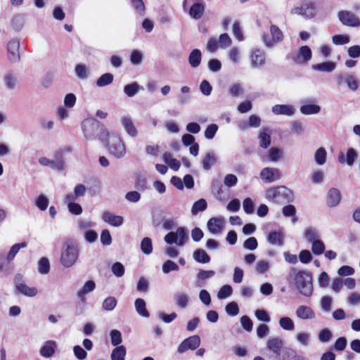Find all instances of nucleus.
I'll return each mask as SVG.
<instances>
[{"label":"nucleus","instance_id":"nucleus-1","mask_svg":"<svg viewBox=\"0 0 360 360\" xmlns=\"http://www.w3.org/2000/svg\"><path fill=\"white\" fill-rule=\"evenodd\" d=\"M82 129L87 140L98 139L101 142H105L107 136H109V131L105 125L94 118L84 120L82 123Z\"/></svg>","mask_w":360,"mask_h":360},{"label":"nucleus","instance_id":"nucleus-2","mask_svg":"<svg viewBox=\"0 0 360 360\" xmlns=\"http://www.w3.org/2000/svg\"><path fill=\"white\" fill-rule=\"evenodd\" d=\"M79 250L76 241L72 239L65 240L62 246L60 263L65 268L72 266L79 257Z\"/></svg>","mask_w":360,"mask_h":360},{"label":"nucleus","instance_id":"nucleus-3","mask_svg":"<svg viewBox=\"0 0 360 360\" xmlns=\"http://www.w3.org/2000/svg\"><path fill=\"white\" fill-rule=\"evenodd\" d=\"M266 198L274 203L286 204L293 201V192L284 186L272 187L266 191Z\"/></svg>","mask_w":360,"mask_h":360},{"label":"nucleus","instance_id":"nucleus-4","mask_svg":"<svg viewBox=\"0 0 360 360\" xmlns=\"http://www.w3.org/2000/svg\"><path fill=\"white\" fill-rule=\"evenodd\" d=\"M294 282L299 292L307 297H311L313 293L312 276L306 271H297L294 277Z\"/></svg>","mask_w":360,"mask_h":360},{"label":"nucleus","instance_id":"nucleus-5","mask_svg":"<svg viewBox=\"0 0 360 360\" xmlns=\"http://www.w3.org/2000/svg\"><path fill=\"white\" fill-rule=\"evenodd\" d=\"M103 143L107 146L109 153L116 158H122L125 155V145L118 135L109 133L106 141Z\"/></svg>","mask_w":360,"mask_h":360},{"label":"nucleus","instance_id":"nucleus-6","mask_svg":"<svg viewBox=\"0 0 360 360\" xmlns=\"http://www.w3.org/2000/svg\"><path fill=\"white\" fill-rule=\"evenodd\" d=\"M334 79L338 88L347 86L350 91H356L359 87V79L352 72H340L335 76Z\"/></svg>","mask_w":360,"mask_h":360},{"label":"nucleus","instance_id":"nucleus-7","mask_svg":"<svg viewBox=\"0 0 360 360\" xmlns=\"http://www.w3.org/2000/svg\"><path fill=\"white\" fill-rule=\"evenodd\" d=\"M165 241L169 244H176L183 246L188 239L186 230L183 226H179L176 231H170L165 236Z\"/></svg>","mask_w":360,"mask_h":360},{"label":"nucleus","instance_id":"nucleus-8","mask_svg":"<svg viewBox=\"0 0 360 360\" xmlns=\"http://www.w3.org/2000/svg\"><path fill=\"white\" fill-rule=\"evenodd\" d=\"M266 53L258 48L251 50L250 55V67L252 69H260L266 64Z\"/></svg>","mask_w":360,"mask_h":360},{"label":"nucleus","instance_id":"nucleus-9","mask_svg":"<svg viewBox=\"0 0 360 360\" xmlns=\"http://www.w3.org/2000/svg\"><path fill=\"white\" fill-rule=\"evenodd\" d=\"M270 32L271 38H270L267 34L262 35L263 42L268 48L273 47L275 43L280 42L283 39V32L278 26L271 25L270 27Z\"/></svg>","mask_w":360,"mask_h":360},{"label":"nucleus","instance_id":"nucleus-10","mask_svg":"<svg viewBox=\"0 0 360 360\" xmlns=\"http://www.w3.org/2000/svg\"><path fill=\"white\" fill-rule=\"evenodd\" d=\"M200 345V338L194 335L184 339L177 347V353L184 354L188 350H195Z\"/></svg>","mask_w":360,"mask_h":360},{"label":"nucleus","instance_id":"nucleus-11","mask_svg":"<svg viewBox=\"0 0 360 360\" xmlns=\"http://www.w3.org/2000/svg\"><path fill=\"white\" fill-rule=\"evenodd\" d=\"M300 103H302V105L300 108V111L302 115H316L319 113L321 111V107L316 104V101L314 98L302 99Z\"/></svg>","mask_w":360,"mask_h":360},{"label":"nucleus","instance_id":"nucleus-12","mask_svg":"<svg viewBox=\"0 0 360 360\" xmlns=\"http://www.w3.org/2000/svg\"><path fill=\"white\" fill-rule=\"evenodd\" d=\"M316 6L312 2H304L301 6L295 7L291 13L302 15L306 19H310L316 15Z\"/></svg>","mask_w":360,"mask_h":360},{"label":"nucleus","instance_id":"nucleus-13","mask_svg":"<svg viewBox=\"0 0 360 360\" xmlns=\"http://www.w3.org/2000/svg\"><path fill=\"white\" fill-rule=\"evenodd\" d=\"M338 17L341 23L344 25L352 27L360 26L359 18L351 11H340L338 13Z\"/></svg>","mask_w":360,"mask_h":360},{"label":"nucleus","instance_id":"nucleus-14","mask_svg":"<svg viewBox=\"0 0 360 360\" xmlns=\"http://www.w3.org/2000/svg\"><path fill=\"white\" fill-rule=\"evenodd\" d=\"M20 40L18 39H11L7 46L8 58L11 63H17L20 60L19 52Z\"/></svg>","mask_w":360,"mask_h":360},{"label":"nucleus","instance_id":"nucleus-15","mask_svg":"<svg viewBox=\"0 0 360 360\" xmlns=\"http://www.w3.org/2000/svg\"><path fill=\"white\" fill-rule=\"evenodd\" d=\"M311 56L312 53L309 46H302L297 53L292 55L291 58L296 64H302L310 60Z\"/></svg>","mask_w":360,"mask_h":360},{"label":"nucleus","instance_id":"nucleus-16","mask_svg":"<svg viewBox=\"0 0 360 360\" xmlns=\"http://www.w3.org/2000/svg\"><path fill=\"white\" fill-rule=\"evenodd\" d=\"M259 176L264 183H272L281 178V172L277 168L264 167L261 170Z\"/></svg>","mask_w":360,"mask_h":360},{"label":"nucleus","instance_id":"nucleus-17","mask_svg":"<svg viewBox=\"0 0 360 360\" xmlns=\"http://www.w3.org/2000/svg\"><path fill=\"white\" fill-rule=\"evenodd\" d=\"M271 111L276 115L292 116L295 112V109L292 105L277 104L272 107Z\"/></svg>","mask_w":360,"mask_h":360},{"label":"nucleus","instance_id":"nucleus-18","mask_svg":"<svg viewBox=\"0 0 360 360\" xmlns=\"http://www.w3.org/2000/svg\"><path fill=\"white\" fill-rule=\"evenodd\" d=\"M341 193L336 188H330L326 195V204L329 207H336L340 202Z\"/></svg>","mask_w":360,"mask_h":360},{"label":"nucleus","instance_id":"nucleus-19","mask_svg":"<svg viewBox=\"0 0 360 360\" xmlns=\"http://www.w3.org/2000/svg\"><path fill=\"white\" fill-rule=\"evenodd\" d=\"M357 158V153L353 148L347 149L346 156H345L342 152H340L338 155V161L340 163L343 164L345 162L349 167L352 166Z\"/></svg>","mask_w":360,"mask_h":360},{"label":"nucleus","instance_id":"nucleus-20","mask_svg":"<svg viewBox=\"0 0 360 360\" xmlns=\"http://www.w3.org/2000/svg\"><path fill=\"white\" fill-rule=\"evenodd\" d=\"M121 124L127 134L131 137H136L138 131L130 117L124 116L121 117Z\"/></svg>","mask_w":360,"mask_h":360},{"label":"nucleus","instance_id":"nucleus-21","mask_svg":"<svg viewBox=\"0 0 360 360\" xmlns=\"http://www.w3.org/2000/svg\"><path fill=\"white\" fill-rule=\"evenodd\" d=\"M295 314L297 318L302 320L314 319L316 317L314 310L305 305L299 306L295 311Z\"/></svg>","mask_w":360,"mask_h":360},{"label":"nucleus","instance_id":"nucleus-22","mask_svg":"<svg viewBox=\"0 0 360 360\" xmlns=\"http://www.w3.org/2000/svg\"><path fill=\"white\" fill-rule=\"evenodd\" d=\"M56 347L57 344L55 341H46L44 345L40 349V355L44 358L51 357L55 354Z\"/></svg>","mask_w":360,"mask_h":360},{"label":"nucleus","instance_id":"nucleus-23","mask_svg":"<svg viewBox=\"0 0 360 360\" xmlns=\"http://www.w3.org/2000/svg\"><path fill=\"white\" fill-rule=\"evenodd\" d=\"M258 139L259 146L262 148H268L271 143L270 130L266 127L263 128L259 133Z\"/></svg>","mask_w":360,"mask_h":360},{"label":"nucleus","instance_id":"nucleus-24","mask_svg":"<svg viewBox=\"0 0 360 360\" xmlns=\"http://www.w3.org/2000/svg\"><path fill=\"white\" fill-rule=\"evenodd\" d=\"M205 4L202 2H196L194 3L190 8L188 13L191 18L195 20L200 19L204 12H205Z\"/></svg>","mask_w":360,"mask_h":360},{"label":"nucleus","instance_id":"nucleus-25","mask_svg":"<svg viewBox=\"0 0 360 360\" xmlns=\"http://www.w3.org/2000/svg\"><path fill=\"white\" fill-rule=\"evenodd\" d=\"M283 238L284 235L281 230L273 231L269 232L267 240L271 245L281 246L283 244Z\"/></svg>","mask_w":360,"mask_h":360},{"label":"nucleus","instance_id":"nucleus-26","mask_svg":"<svg viewBox=\"0 0 360 360\" xmlns=\"http://www.w3.org/2000/svg\"><path fill=\"white\" fill-rule=\"evenodd\" d=\"M202 60V53L200 49H195L192 50L188 56L189 65L193 68H198Z\"/></svg>","mask_w":360,"mask_h":360},{"label":"nucleus","instance_id":"nucleus-27","mask_svg":"<svg viewBox=\"0 0 360 360\" xmlns=\"http://www.w3.org/2000/svg\"><path fill=\"white\" fill-rule=\"evenodd\" d=\"M336 68V63L333 61H326L321 63L314 64L311 68L316 71L331 72Z\"/></svg>","mask_w":360,"mask_h":360},{"label":"nucleus","instance_id":"nucleus-28","mask_svg":"<svg viewBox=\"0 0 360 360\" xmlns=\"http://www.w3.org/2000/svg\"><path fill=\"white\" fill-rule=\"evenodd\" d=\"M296 350L290 347L281 349L277 355H274V360H291L293 359Z\"/></svg>","mask_w":360,"mask_h":360},{"label":"nucleus","instance_id":"nucleus-29","mask_svg":"<svg viewBox=\"0 0 360 360\" xmlns=\"http://www.w3.org/2000/svg\"><path fill=\"white\" fill-rule=\"evenodd\" d=\"M102 218L105 223L110 225H122L123 223V217L118 215H113L109 212H105Z\"/></svg>","mask_w":360,"mask_h":360},{"label":"nucleus","instance_id":"nucleus-30","mask_svg":"<svg viewBox=\"0 0 360 360\" xmlns=\"http://www.w3.org/2000/svg\"><path fill=\"white\" fill-rule=\"evenodd\" d=\"M267 348L275 355H277L282 349L283 340L278 338L269 339L267 342Z\"/></svg>","mask_w":360,"mask_h":360},{"label":"nucleus","instance_id":"nucleus-31","mask_svg":"<svg viewBox=\"0 0 360 360\" xmlns=\"http://www.w3.org/2000/svg\"><path fill=\"white\" fill-rule=\"evenodd\" d=\"M139 90H143V87L140 86L136 82L125 85L123 89L124 93L130 98L134 96Z\"/></svg>","mask_w":360,"mask_h":360},{"label":"nucleus","instance_id":"nucleus-32","mask_svg":"<svg viewBox=\"0 0 360 360\" xmlns=\"http://www.w3.org/2000/svg\"><path fill=\"white\" fill-rule=\"evenodd\" d=\"M96 288V283L94 281L89 280L86 281L83 287L77 292L78 297L82 300H84V295L88 294Z\"/></svg>","mask_w":360,"mask_h":360},{"label":"nucleus","instance_id":"nucleus-33","mask_svg":"<svg viewBox=\"0 0 360 360\" xmlns=\"http://www.w3.org/2000/svg\"><path fill=\"white\" fill-rule=\"evenodd\" d=\"M174 300L175 304L181 307L186 308L189 303V297L188 296L182 292H177L174 295Z\"/></svg>","mask_w":360,"mask_h":360},{"label":"nucleus","instance_id":"nucleus-34","mask_svg":"<svg viewBox=\"0 0 360 360\" xmlns=\"http://www.w3.org/2000/svg\"><path fill=\"white\" fill-rule=\"evenodd\" d=\"M135 309L136 312L141 316L148 318L150 316L148 311L146 309V304L144 300L137 298L134 302Z\"/></svg>","mask_w":360,"mask_h":360},{"label":"nucleus","instance_id":"nucleus-35","mask_svg":"<svg viewBox=\"0 0 360 360\" xmlns=\"http://www.w3.org/2000/svg\"><path fill=\"white\" fill-rule=\"evenodd\" d=\"M193 259L198 263L207 264L210 262V257L202 249H197L193 254Z\"/></svg>","mask_w":360,"mask_h":360},{"label":"nucleus","instance_id":"nucleus-36","mask_svg":"<svg viewBox=\"0 0 360 360\" xmlns=\"http://www.w3.org/2000/svg\"><path fill=\"white\" fill-rule=\"evenodd\" d=\"M127 349L124 345H120L112 349L110 359L111 360H125Z\"/></svg>","mask_w":360,"mask_h":360},{"label":"nucleus","instance_id":"nucleus-37","mask_svg":"<svg viewBox=\"0 0 360 360\" xmlns=\"http://www.w3.org/2000/svg\"><path fill=\"white\" fill-rule=\"evenodd\" d=\"M217 158L213 152L206 153L202 160V168L205 170L210 169L211 167L217 162Z\"/></svg>","mask_w":360,"mask_h":360},{"label":"nucleus","instance_id":"nucleus-38","mask_svg":"<svg viewBox=\"0 0 360 360\" xmlns=\"http://www.w3.org/2000/svg\"><path fill=\"white\" fill-rule=\"evenodd\" d=\"M114 79V76L112 73L107 72L103 74L101 77H99L96 82V86L98 87H103L110 84Z\"/></svg>","mask_w":360,"mask_h":360},{"label":"nucleus","instance_id":"nucleus-39","mask_svg":"<svg viewBox=\"0 0 360 360\" xmlns=\"http://www.w3.org/2000/svg\"><path fill=\"white\" fill-rule=\"evenodd\" d=\"M327 152L325 148L320 147L314 153V160L318 165H323L326 162Z\"/></svg>","mask_w":360,"mask_h":360},{"label":"nucleus","instance_id":"nucleus-40","mask_svg":"<svg viewBox=\"0 0 360 360\" xmlns=\"http://www.w3.org/2000/svg\"><path fill=\"white\" fill-rule=\"evenodd\" d=\"M16 290L21 294L27 297H34L37 294V289L36 288H30L25 283L18 285V288Z\"/></svg>","mask_w":360,"mask_h":360},{"label":"nucleus","instance_id":"nucleus-41","mask_svg":"<svg viewBox=\"0 0 360 360\" xmlns=\"http://www.w3.org/2000/svg\"><path fill=\"white\" fill-rule=\"evenodd\" d=\"M27 246V243L25 242H22V243H16L15 245H13L11 249H10V251L8 252V255H7V257H6V259L8 262H11V261L13 260V259L15 258V255H17V253L19 252V250L21 249V248H24Z\"/></svg>","mask_w":360,"mask_h":360},{"label":"nucleus","instance_id":"nucleus-42","mask_svg":"<svg viewBox=\"0 0 360 360\" xmlns=\"http://www.w3.org/2000/svg\"><path fill=\"white\" fill-rule=\"evenodd\" d=\"M4 81L7 89L13 90L17 84V78L12 72H8L5 75Z\"/></svg>","mask_w":360,"mask_h":360},{"label":"nucleus","instance_id":"nucleus-43","mask_svg":"<svg viewBox=\"0 0 360 360\" xmlns=\"http://www.w3.org/2000/svg\"><path fill=\"white\" fill-rule=\"evenodd\" d=\"M141 250L142 252L146 255H148L153 252V244L152 240L148 237H145L141 242Z\"/></svg>","mask_w":360,"mask_h":360},{"label":"nucleus","instance_id":"nucleus-44","mask_svg":"<svg viewBox=\"0 0 360 360\" xmlns=\"http://www.w3.org/2000/svg\"><path fill=\"white\" fill-rule=\"evenodd\" d=\"M283 214L285 217H292L291 221L295 224L297 221V218L295 217L296 209L292 205H287L283 207Z\"/></svg>","mask_w":360,"mask_h":360},{"label":"nucleus","instance_id":"nucleus-45","mask_svg":"<svg viewBox=\"0 0 360 360\" xmlns=\"http://www.w3.org/2000/svg\"><path fill=\"white\" fill-rule=\"evenodd\" d=\"M49 203V198L43 194L39 195L35 201V205L41 211H44L47 209Z\"/></svg>","mask_w":360,"mask_h":360},{"label":"nucleus","instance_id":"nucleus-46","mask_svg":"<svg viewBox=\"0 0 360 360\" xmlns=\"http://www.w3.org/2000/svg\"><path fill=\"white\" fill-rule=\"evenodd\" d=\"M117 300L115 297H108L102 304V308L105 311H112L117 306Z\"/></svg>","mask_w":360,"mask_h":360},{"label":"nucleus","instance_id":"nucleus-47","mask_svg":"<svg viewBox=\"0 0 360 360\" xmlns=\"http://www.w3.org/2000/svg\"><path fill=\"white\" fill-rule=\"evenodd\" d=\"M111 344L115 347H118L122 342L121 332L118 330L113 329L110 333Z\"/></svg>","mask_w":360,"mask_h":360},{"label":"nucleus","instance_id":"nucleus-48","mask_svg":"<svg viewBox=\"0 0 360 360\" xmlns=\"http://www.w3.org/2000/svg\"><path fill=\"white\" fill-rule=\"evenodd\" d=\"M75 72L76 76L81 79H86L89 76L88 70L84 64H77L75 68Z\"/></svg>","mask_w":360,"mask_h":360},{"label":"nucleus","instance_id":"nucleus-49","mask_svg":"<svg viewBox=\"0 0 360 360\" xmlns=\"http://www.w3.org/2000/svg\"><path fill=\"white\" fill-rule=\"evenodd\" d=\"M50 270L49 260L46 257H41L38 263V271L41 274H46Z\"/></svg>","mask_w":360,"mask_h":360},{"label":"nucleus","instance_id":"nucleus-50","mask_svg":"<svg viewBox=\"0 0 360 360\" xmlns=\"http://www.w3.org/2000/svg\"><path fill=\"white\" fill-rule=\"evenodd\" d=\"M207 208V202L205 199H200L193 205L191 212L193 214H197L199 212L204 211Z\"/></svg>","mask_w":360,"mask_h":360},{"label":"nucleus","instance_id":"nucleus-51","mask_svg":"<svg viewBox=\"0 0 360 360\" xmlns=\"http://www.w3.org/2000/svg\"><path fill=\"white\" fill-rule=\"evenodd\" d=\"M233 292L232 287L229 285H224L217 292V297L219 300H224L226 299L231 295Z\"/></svg>","mask_w":360,"mask_h":360},{"label":"nucleus","instance_id":"nucleus-52","mask_svg":"<svg viewBox=\"0 0 360 360\" xmlns=\"http://www.w3.org/2000/svg\"><path fill=\"white\" fill-rule=\"evenodd\" d=\"M280 326L285 330H292L295 328V324L292 320L287 316L282 317L279 320Z\"/></svg>","mask_w":360,"mask_h":360},{"label":"nucleus","instance_id":"nucleus-53","mask_svg":"<svg viewBox=\"0 0 360 360\" xmlns=\"http://www.w3.org/2000/svg\"><path fill=\"white\" fill-rule=\"evenodd\" d=\"M268 155L270 161L277 162L282 156V151L278 147H272L269 150Z\"/></svg>","mask_w":360,"mask_h":360},{"label":"nucleus","instance_id":"nucleus-54","mask_svg":"<svg viewBox=\"0 0 360 360\" xmlns=\"http://www.w3.org/2000/svg\"><path fill=\"white\" fill-rule=\"evenodd\" d=\"M135 187L139 191H145L147 189V180L142 174H136L135 179Z\"/></svg>","mask_w":360,"mask_h":360},{"label":"nucleus","instance_id":"nucleus-55","mask_svg":"<svg viewBox=\"0 0 360 360\" xmlns=\"http://www.w3.org/2000/svg\"><path fill=\"white\" fill-rule=\"evenodd\" d=\"M225 311L229 316H236L239 313V307L236 302H231L226 305Z\"/></svg>","mask_w":360,"mask_h":360},{"label":"nucleus","instance_id":"nucleus-56","mask_svg":"<svg viewBox=\"0 0 360 360\" xmlns=\"http://www.w3.org/2000/svg\"><path fill=\"white\" fill-rule=\"evenodd\" d=\"M350 37L347 34H335L332 37V41L335 45H344L348 44Z\"/></svg>","mask_w":360,"mask_h":360},{"label":"nucleus","instance_id":"nucleus-57","mask_svg":"<svg viewBox=\"0 0 360 360\" xmlns=\"http://www.w3.org/2000/svg\"><path fill=\"white\" fill-rule=\"evenodd\" d=\"M162 270L164 274H169L173 271H178L179 266L172 260H167L162 264Z\"/></svg>","mask_w":360,"mask_h":360},{"label":"nucleus","instance_id":"nucleus-58","mask_svg":"<svg viewBox=\"0 0 360 360\" xmlns=\"http://www.w3.org/2000/svg\"><path fill=\"white\" fill-rule=\"evenodd\" d=\"M218 126L216 124H209L205 131V137L207 139L211 140L214 139L216 133L218 131Z\"/></svg>","mask_w":360,"mask_h":360},{"label":"nucleus","instance_id":"nucleus-59","mask_svg":"<svg viewBox=\"0 0 360 360\" xmlns=\"http://www.w3.org/2000/svg\"><path fill=\"white\" fill-rule=\"evenodd\" d=\"M143 54L139 50H133L130 56V61L134 65H138L141 63L143 60Z\"/></svg>","mask_w":360,"mask_h":360},{"label":"nucleus","instance_id":"nucleus-60","mask_svg":"<svg viewBox=\"0 0 360 360\" xmlns=\"http://www.w3.org/2000/svg\"><path fill=\"white\" fill-rule=\"evenodd\" d=\"M311 243V250L314 255H319L324 252L325 245L322 241L317 240Z\"/></svg>","mask_w":360,"mask_h":360},{"label":"nucleus","instance_id":"nucleus-61","mask_svg":"<svg viewBox=\"0 0 360 360\" xmlns=\"http://www.w3.org/2000/svg\"><path fill=\"white\" fill-rule=\"evenodd\" d=\"M231 39L230 38L228 34L223 33L219 35L218 43L220 48L226 49L227 47H229L231 45Z\"/></svg>","mask_w":360,"mask_h":360},{"label":"nucleus","instance_id":"nucleus-62","mask_svg":"<svg viewBox=\"0 0 360 360\" xmlns=\"http://www.w3.org/2000/svg\"><path fill=\"white\" fill-rule=\"evenodd\" d=\"M243 328L247 332L252 330L253 323L250 317L247 315L242 316L240 319Z\"/></svg>","mask_w":360,"mask_h":360},{"label":"nucleus","instance_id":"nucleus-63","mask_svg":"<svg viewBox=\"0 0 360 360\" xmlns=\"http://www.w3.org/2000/svg\"><path fill=\"white\" fill-rule=\"evenodd\" d=\"M111 269L112 274L117 277H122L124 274V266L122 263L119 262L114 263L112 266Z\"/></svg>","mask_w":360,"mask_h":360},{"label":"nucleus","instance_id":"nucleus-64","mask_svg":"<svg viewBox=\"0 0 360 360\" xmlns=\"http://www.w3.org/2000/svg\"><path fill=\"white\" fill-rule=\"evenodd\" d=\"M243 92V89L240 84L236 83L229 88V93L233 97H238Z\"/></svg>","mask_w":360,"mask_h":360}]
</instances>
